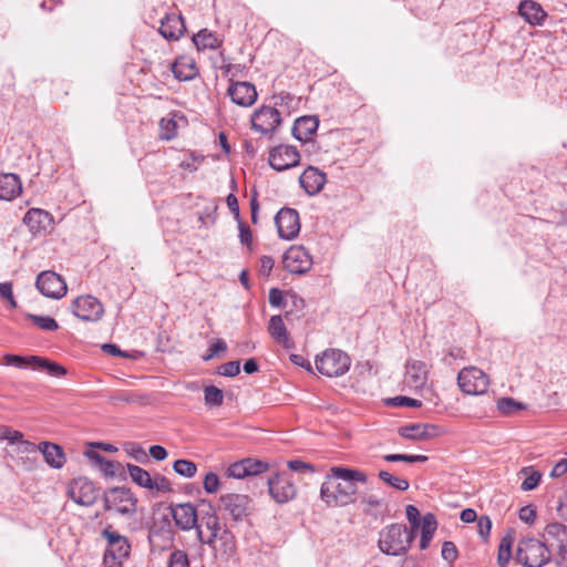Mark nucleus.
Here are the masks:
<instances>
[{"instance_id":"1","label":"nucleus","mask_w":567,"mask_h":567,"mask_svg":"<svg viewBox=\"0 0 567 567\" xmlns=\"http://www.w3.org/2000/svg\"><path fill=\"white\" fill-rule=\"evenodd\" d=\"M367 483L364 472L342 466L330 468V475L321 484L320 497L328 506H347L355 502L357 483Z\"/></svg>"},{"instance_id":"2","label":"nucleus","mask_w":567,"mask_h":567,"mask_svg":"<svg viewBox=\"0 0 567 567\" xmlns=\"http://www.w3.org/2000/svg\"><path fill=\"white\" fill-rule=\"evenodd\" d=\"M415 538V533L405 525L392 524L380 532L379 548L391 556L405 554Z\"/></svg>"},{"instance_id":"3","label":"nucleus","mask_w":567,"mask_h":567,"mask_svg":"<svg viewBox=\"0 0 567 567\" xmlns=\"http://www.w3.org/2000/svg\"><path fill=\"white\" fill-rule=\"evenodd\" d=\"M515 558L525 567H542L550 561L551 551L545 539L525 537L517 544Z\"/></svg>"},{"instance_id":"4","label":"nucleus","mask_w":567,"mask_h":567,"mask_svg":"<svg viewBox=\"0 0 567 567\" xmlns=\"http://www.w3.org/2000/svg\"><path fill=\"white\" fill-rule=\"evenodd\" d=\"M106 540V548L103 555V563L106 567H123L124 560L130 557L131 544L128 539L113 530L111 526L101 532Z\"/></svg>"},{"instance_id":"5","label":"nucleus","mask_w":567,"mask_h":567,"mask_svg":"<svg viewBox=\"0 0 567 567\" xmlns=\"http://www.w3.org/2000/svg\"><path fill=\"white\" fill-rule=\"evenodd\" d=\"M350 367V357L339 349L326 350L321 357H317L316 359L317 370L329 378H337L346 374Z\"/></svg>"},{"instance_id":"6","label":"nucleus","mask_w":567,"mask_h":567,"mask_svg":"<svg viewBox=\"0 0 567 567\" xmlns=\"http://www.w3.org/2000/svg\"><path fill=\"white\" fill-rule=\"evenodd\" d=\"M270 496L279 504H286L297 495L292 475L288 472L274 473L267 478Z\"/></svg>"},{"instance_id":"7","label":"nucleus","mask_w":567,"mask_h":567,"mask_svg":"<svg viewBox=\"0 0 567 567\" xmlns=\"http://www.w3.org/2000/svg\"><path fill=\"white\" fill-rule=\"evenodd\" d=\"M457 383L465 394L480 395L487 391L488 378L481 369L470 367L460 371Z\"/></svg>"},{"instance_id":"8","label":"nucleus","mask_w":567,"mask_h":567,"mask_svg":"<svg viewBox=\"0 0 567 567\" xmlns=\"http://www.w3.org/2000/svg\"><path fill=\"white\" fill-rule=\"evenodd\" d=\"M35 286L48 298L61 299L65 296L68 287L63 278L54 271H42L38 275Z\"/></svg>"},{"instance_id":"9","label":"nucleus","mask_w":567,"mask_h":567,"mask_svg":"<svg viewBox=\"0 0 567 567\" xmlns=\"http://www.w3.org/2000/svg\"><path fill=\"white\" fill-rule=\"evenodd\" d=\"M281 124L279 111L272 106L262 105L251 115V127L261 134H269Z\"/></svg>"},{"instance_id":"10","label":"nucleus","mask_w":567,"mask_h":567,"mask_svg":"<svg viewBox=\"0 0 567 567\" xmlns=\"http://www.w3.org/2000/svg\"><path fill=\"white\" fill-rule=\"evenodd\" d=\"M71 310L83 321H97L102 318L104 309L102 303L93 296H81L73 300Z\"/></svg>"},{"instance_id":"11","label":"nucleus","mask_w":567,"mask_h":567,"mask_svg":"<svg viewBox=\"0 0 567 567\" xmlns=\"http://www.w3.org/2000/svg\"><path fill=\"white\" fill-rule=\"evenodd\" d=\"M300 163V154L295 146L278 145L269 152V165L278 172L292 168Z\"/></svg>"},{"instance_id":"12","label":"nucleus","mask_w":567,"mask_h":567,"mask_svg":"<svg viewBox=\"0 0 567 567\" xmlns=\"http://www.w3.org/2000/svg\"><path fill=\"white\" fill-rule=\"evenodd\" d=\"M275 224L279 237L285 240L296 238L300 231L299 214L293 208H281L275 217Z\"/></svg>"},{"instance_id":"13","label":"nucleus","mask_w":567,"mask_h":567,"mask_svg":"<svg viewBox=\"0 0 567 567\" xmlns=\"http://www.w3.org/2000/svg\"><path fill=\"white\" fill-rule=\"evenodd\" d=\"M285 268L290 274H306L312 266V258L302 246L290 247L284 255Z\"/></svg>"},{"instance_id":"14","label":"nucleus","mask_w":567,"mask_h":567,"mask_svg":"<svg viewBox=\"0 0 567 567\" xmlns=\"http://www.w3.org/2000/svg\"><path fill=\"white\" fill-rule=\"evenodd\" d=\"M220 508L227 512L236 522L243 520L249 515L251 499L243 494H226L219 499Z\"/></svg>"},{"instance_id":"15","label":"nucleus","mask_w":567,"mask_h":567,"mask_svg":"<svg viewBox=\"0 0 567 567\" xmlns=\"http://www.w3.org/2000/svg\"><path fill=\"white\" fill-rule=\"evenodd\" d=\"M171 512L173 519L182 530H190L198 523V509L192 503L172 504Z\"/></svg>"},{"instance_id":"16","label":"nucleus","mask_w":567,"mask_h":567,"mask_svg":"<svg viewBox=\"0 0 567 567\" xmlns=\"http://www.w3.org/2000/svg\"><path fill=\"white\" fill-rule=\"evenodd\" d=\"M230 100L243 107L251 106L257 100V91L250 82H231L227 91Z\"/></svg>"},{"instance_id":"17","label":"nucleus","mask_w":567,"mask_h":567,"mask_svg":"<svg viewBox=\"0 0 567 567\" xmlns=\"http://www.w3.org/2000/svg\"><path fill=\"white\" fill-rule=\"evenodd\" d=\"M427 381V368L422 361L412 360L405 364L404 384L411 390H421Z\"/></svg>"},{"instance_id":"18","label":"nucleus","mask_w":567,"mask_h":567,"mask_svg":"<svg viewBox=\"0 0 567 567\" xmlns=\"http://www.w3.org/2000/svg\"><path fill=\"white\" fill-rule=\"evenodd\" d=\"M73 502L83 506H91L97 499V492L92 482L79 480L69 489Z\"/></svg>"},{"instance_id":"19","label":"nucleus","mask_w":567,"mask_h":567,"mask_svg":"<svg viewBox=\"0 0 567 567\" xmlns=\"http://www.w3.org/2000/svg\"><path fill=\"white\" fill-rule=\"evenodd\" d=\"M112 496L116 513L132 515L136 512L137 499L130 488L112 487Z\"/></svg>"},{"instance_id":"20","label":"nucleus","mask_w":567,"mask_h":567,"mask_svg":"<svg viewBox=\"0 0 567 567\" xmlns=\"http://www.w3.org/2000/svg\"><path fill=\"white\" fill-rule=\"evenodd\" d=\"M327 182L326 174L313 166H309L299 177L300 186L308 195L318 194Z\"/></svg>"},{"instance_id":"21","label":"nucleus","mask_w":567,"mask_h":567,"mask_svg":"<svg viewBox=\"0 0 567 567\" xmlns=\"http://www.w3.org/2000/svg\"><path fill=\"white\" fill-rule=\"evenodd\" d=\"M52 221L51 214L41 208H30L23 217V223L33 235L45 231Z\"/></svg>"},{"instance_id":"22","label":"nucleus","mask_w":567,"mask_h":567,"mask_svg":"<svg viewBox=\"0 0 567 567\" xmlns=\"http://www.w3.org/2000/svg\"><path fill=\"white\" fill-rule=\"evenodd\" d=\"M518 14L530 25H543L547 19V12L534 0L520 1Z\"/></svg>"},{"instance_id":"23","label":"nucleus","mask_w":567,"mask_h":567,"mask_svg":"<svg viewBox=\"0 0 567 567\" xmlns=\"http://www.w3.org/2000/svg\"><path fill=\"white\" fill-rule=\"evenodd\" d=\"M439 427L434 424L414 423L399 429V434L408 440L424 441L437 435Z\"/></svg>"},{"instance_id":"24","label":"nucleus","mask_w":567,"mask_h":567,"mask_svg":"<svg viewBox=\"0 0 567 567\" xmlns=\"http://www.w3.org/2000/svg\"><path fill=\"white\" fill-rule=\"evenodd\" d=\"M319 127V118L315 115H305L297 118L293 123L292 136L300 142H308L316 134Z\"/></svg>"},{"instance_id":"25","label":"nucleus","mask_w":567,"mask_h":567,"mask_svg":"<svg viewBox=\"0 0 567 567\" xmlns=\"http://www.w3.org/2000/svg\"><path fill=\"white\" fill-rule=\"evenodd\" d=\"M186 27L182 16L167 14L162 19L159 33L168 41L178 40L185 32Z\"/></svg>"},{"instance_id":"26","label":"nucleus","mask_w":567,"mask_h":567,"mask_svg":"<svg viewBox=\"0 0 567 567\" xmlns=\"http://www.w3.org/2000/svg\"><path fill=\"white\" fill-rule=\"evenodd\" d=\"M22 193V182L17 174H0V200L11 202Z\"/></svg>"},{"instance_id":"27","label":"nucleus","mask_w":567,"mask_h":567,"mask_svg":"<svg viewBox=\"0 0 567 567\" xmlns=\"http://www.w3.org/2000/svg\"><path fill=\"white\" fill-rule=\"evenodd\" d=\"M268 332L271 338L285 349H293L295 342L290 338L289 332L284 323L281 316H272L269 320Z\"/></svg>"},{"instance_id":"28","label":"nucleus","mask_w":567,"mask_h":567,"mask_svg":"<svg viewBox=\"0 0 567 567\" xmlns=\"http://www.w3.org/2000/svg\"><path fill=\"white\" fill-rule=\"evenodd\" d=\"M39 452L42 453L44 461L53 468H61L65 463V453L63 449L51 442L39 443Z\"/></svg>"},{"instance_id":"29","label":"nucleus","mask_w":567,"mask_h":567,"mask_svg":"<svg viewBox=\"0 0 567 567\" xmlns=\"http://www.w3.org/2000/svg\"><path fill=\"white\" fill-rule=\"evenodd\" d=\"M172 72L179 81L193 80L198 74L195 61L188 56H178L172 64Z\"/></svg>"},{"instance_id":"30","label":"nucleus","mask_w":567,"mask_h":567,"mask_svg":"<svg viewBox=\"0 0 567 567\" xmlns=\"http://www.w3.org/2000/svg\"><path fill=\"white\" fill-rule=\"evenodd\" d=\"M84 455L100 468V471L109 477H114L118 474V471L122 470V465L120 463L112 462L106 460L100 453L89 450L84 453Z\"/></svg>"},{"instance_id":"31","label":"nucleus","mask_w":567,"mask_h":567,"mask_svg":"<svg viewBox=\"0 0 567 567\" xmlns=\"http://www.w3.org/2000/svg\"><path fill=\"white\" fill-rule=\"evenodd\" d=\"M198 525L206 529H220L219 518L214 506L208 502H202L198 508Z\"/></svg>"},{"instance_id":"32","label":"nucleus","mask_w":567,"mask_h":567,"mask_svg":"<svg viewBox=\"0 0 567 567\" xmlns=\"http://www.w3.org/2000/svg\"><path fill=\"white\" fill-rule=\"evenodd\" d=\"M437 527V522L435 516L432 513H426L422 517L421 523V539H420V547L421 549L427 548L435 530Z\"/></svg>"},{"instance_id":"33","label":"nucleus","mask_w":567,"mask_h":567,"mask_svg":"<svg viewBox=\"0 0 567 567\" xmlns=\"http://www.w3.org/2000/svg\"><path fill=\"white\" fill-rule=\"evenodd\" d=\"M193 43L197 50L205 49H217L221 45V41L218 40L217 35L207 29H203L193 35Z\"/></svg>"},{"instance_id":"34","label":"nucleus","mask_w":567,"mask_h":567,"mask_svg":"<svg viewBox=\"0 0 567 567\" xmlns=\"http://www.w3.org/2000/svg\"><path fill=\"white\" fill-rule=\"evenodd\" d=\"M545 542L553 539L557 546L567 542V526L561 523H550L545 527L543 535Z\"/></svg>"},{"instance_id":"35","label":"nucleus","mask_w":567,"mask_h":567,"mask_svg":"<svg viewBox=\"0 0 567 567\" xmlns=\"http://www.w3.org/2000/svg\"><path fill=\"white\" fill-rule=\"evenodd\" d=\"M32 361L35 363V370H47L53 377H63L66 374V369L61 364L42 357H33Z\"/></svg>"},{"instance_id":"36","label":"nucleus","mask_w":567,"mask_h":567,"mask_svg":"<svg viewBox=\"0 0 567 567\" xmlns=\"http://www.w3.org/2000/svg\"><path fill=\"white\" fill-rule=\"evenodd\" d=\"M127 472L132 478V481L141 486V487H144V488H147L152 486V476L151 474L142 468L141 466L138 465H134V464H127Z\"/></svg>"},{"instance_id":"37","label":"nucleus","mask_w":567,"mask_h":567,"mask_svg":"<svg viewBox=\"0 0 567 567\" xmlns=\"http://www.w3.org/2000/svg\"><path fill=\"white\" fill-rule=\"evenodd\" d=\"M514 537L513 533L507 532L501 539L498 546L497 561L499 566L504 567L512 557V546H513Z\"/></svg>"},{"instance_id":"38","label":"nucleus","mask_w":567,"mask_h":567,"mask_svg":"<svg viewBox=\"0 0 567 567\" xmlns=\"http://www.w3.org/2000/svg\"><path fill=\"white\" fill-rule=\"evenodd\" d=\"M173 470L183 477L192 478L197 473V465L193 461L181 458L174 462Z\"/></svg>"},{"instance_id":"39","label":"nucleus","mask_w":567,"mask_h":567,"mask_svg":"<svg viewBox=\"0 0 567 567\" xmlns=\"http://www.w3.org/2000/svg\"><path fill=\"white\" fill-rule=\"evenodd\" d=\"M34 355L22 357L18 354H7L3 360L7 365H11L18 369H31L35 370V363L32 361Z\"/></svg>"},{"instance_id":"40","label":"nucleus","mask_w":567,"mask_h":567,"mask_svg":"<svg viewBox=\"0 0 567 567\" xmlns=\"http://www.w3.org/2000/svg\"><path fill=\"white\" fill-rule=\"evenodd\" d=\"M204 400L207 406H220L224 402V392L215 385L204 388Z\"/></svg>"},{"instance_id":"41","label":"nucleus","mask_w":567,"mask_h":567,"mask_svg":"<svg viewBox=\"0 0 567 567\" xmlns=\"http://www.w3.org/2000/svg\"><path fill=\"white\" fill-rule=\"evenodd\" d=\"M522 474L527 475L526 478L523 481L520 488L525 492L535 489L540 480H542V473L538 471H533L532 467H524L520 471Z\"/></svg>"},{"instance_id":"42","label":"nucleus","mask_w":567,"mask_h":567,"mask_svg":"<svg viewBox=\"0 0 567 567\" xmlns=\"http://www.w3.org/2000/svg\"><path fill=\"white\" fill-rule=\"evenodd\" d=\"M38 328L44 331H55L59 329L56 320L50 316H39L29 313L27 316Z\"/></svg>"},{"instance_id":"43","label":"nucleus","mask_w":567,"mask_h":567,"mask_svg":"<svg viewBox=\"0 0 567 567\" xmlns=\"http://www.w3.org/2000/svg\"><path fill=\"white\" fill-rule=\"evenodd\" d=\"M379 478L398 491H406L410 486L408 480L396 477L388 471H380L378 474Z\"/></svg>"},{"instance_id":"44","label":"nucleus","mask_w":567,"mask_h":567,"mask_svg":"<svg viewBox=\"0 0 567 567\" xmlns=\"http://www.w3.org/2000/svg\"><path fill=\"white\" fill-rule=\"evenodd\" d=\"M497 409L502 414L511 415L517 411L523 410L524 405L513 398H502L497 401Z\"/></svg>"},{"instance_id":"45","label":"nucleus","mask_w":567,"mask_h":567,"mask_svg":"<svg viewBox=\"0 0 567 567\" xmlns=\"http://www.w3.org/2000/svg\"><path fill=\"white\" fill-rule=\"evenodd\" d=\"M383 460L386 462L424 463L427 461V456L409 454H386L383 456Z\"/></svg>"},{"instance_id":"46","label":"nucleus","mask_w":567,"mask_h":567,"mask_svg":"<svg viewBox=\"0 0 567 567\" xmlns=\"http://www.w3.org/2000/svg\"><path fill=\"white\" fill-rule=\"evenodd\" d=\"M167 567H189L187 553L181 549L172 551L167 560Z\"/></svg>"},{"instance_id":"47","label":"nucleus","mask_w":567,"mask_h":567,"mask_svg":"<svg viewBox=\"0 0 567 567\" xmlns=\"http://www.w3.org/2000/svg\"><path fill=\"white\" fill-rule=\"evenodd\" d=\"M245 461L247 463V476H256L268 470V464L262 461L252 458H246Z\"/></svg>"},{"instance_id":"48","label":"nucleus","mask_w":567,"mask_h":567,"mask_svg":"<svg viewBox=\"0 0 567 567\" xmlns=\"http://www.w3.org/2000/svg\"><path fill=\"white\" fill-rule=\"evenodd\" d=\"M219 477L216 473L209 472L205 475L203 487L207 494H215L219 489Z\"/></svg>"},{"instance_id":"49","label":"nucleus","mask_w":567,"mask_h":567,"mask_svg":"<svg viewBox=\"0 0 567 567\" xmlns=\"http://www.w3.org/2000/svg\"><path fill=\"white\" fill-rule=\"evenodd\" d=\"M159 125H161V130H162L161 137L163 140L169 141L176 136L177 125L173 118H169V120L162 118Z\"/></svg>"},{"instance_id":"50","label":"nucleus","mask_w":567,"mask_h":567,"mask_svg":"<svg viewBox=\"0 0 567 567\" xmlns=\"http://www.w3.org/2000/svg\"><path fill=\"white\" fill-rule=\"evenodd\" d=\"M219 540L223 544V550L226 555L230 556L235 553L236 545H235L234 536L229 530L224 529L219 535Z\"/></svg>"},{"instance_id":"51","label":"nucleus","mask_w":567,"mask_h":567,"mask_svg":"<svg viewBox=\"0 0 567 567\" xmlns=\"http://www.w3.org/2000/svg\"><path fill=\"white\" fill-rule=\"evenodd\" d=\"M148 489L167 493L172 491V484L165 476L157 475L154 478L152 477V486Z\"/></svg>"},{"instance_id":"52","label":"nucleus","mask_w":567,"mask_h":567,"mask_svg":"<svg viewBox=\"0 0 567 567\" xmlns=\"http://www.w3.org/2000/svg\"><path fill=\"white\" fill-rule=\"evenodd\" d=\"M240 372L239 361H228L218 368V374L223 377H236Z\"/></svg>"},{"instance_id":"53","label":"nucleus","mask_w":567,"mask_h":567,"mask_svg":"<svg viewBox=\"0 0 567 567\" xmlns=\"http://www.w3.org/2000/svg\"><path fill=\"white\" fill-rule=\"evenodd\" d=\"M126 452L130 456H132L137 462L147 461V454H146L145 450L137 443L127 444Z\"/></svg>"},{"instance_id":"54","label":"nucleus","mask_w":567,"mask_h":567,"mask_svg":"<svg viewBox=\"0 0 567 567\" xmlns=\"http://www.w3.org/2000/svg\"><path fill=\"white\" fill-rule=\"evenodd\" d=\"M246 465H247V463L245 460L231 464L227 470L228 476L235 477V478L246 477L247 476Z\"/></svg>"},{"instance_id":"55","label":"nucleus","mask_w":567,"mask_h":567,"mask_svg":"<svg viewBox=\"0 0 567 567\" xmlns=\"http://www.w3.org/2000/svg\"><path fill=\"white\" fill-rule=\"evenodd\" d=\"M442 557L449 563H453L457 558V548L453 542L446 540L443 543Z\"/></svg>"},{"instance_id":"56","label":"nucleus","mask_w":567,"mask_h":567,"mask_svg":"<svg viewBox=\"0 0 567 567\" xmlns=\"http://www.w3.org/2000/svg\"><path fill=\"white\" fill-rule=\"evenodd\" d=\"M405 514H406L408 520L410 522V524L412 526V528L410 530L414 532V529H417L420 526L421 514L414 505H408L405 507Z\"/></svg>"},{"instance_id":"57","label":"nucleus","mask_w":567,"mask_h":567,"mask_svg":"<svg viewBox=\"0 0 567 567\" xmlns=\"http://www.w3.org/2000/svg\"><path fill=\"white\" fill-rule=\"evenodd\" d=\"M227 350V344L223 339H218L216 342H214L209 349L208 352L203 357L204 361L212 360L215 355H217L219 352H225Z\"/></svg>"},{"instance_id":"58","label":"nucleus","mask_w":567,"mask_h":567,"mask_svg":"<svg viewBox=\"0 0 567 567\" xmlns=\"http://www.w3.org/2000/svg\"><path fill=\"white\" fill-rule=\"evenodd\" d=\"M238 221L239 239L243 245L249 246L252 241L251 229L249 226L240 220Z\"/></svg>"},{"instance_id":"59","label":"nucleus","mask_w":567,"mask_h":567,"mask_svg":"<svg viewBox=\"0 0 567 567\" xmlns=\"http://www.w3.org/2000/svg\"><path fill=\"white\" fill-rule=\"evenodd\" d=\"M478 534L483 539H486L489 536V532L492 528V522L488 516H481L477 519Z\"/></svg>"},{"instance_id":"60","label":"nucleus","mask_w":567,"mask_h":567,"mask_svg":"<svg viewBox=\"0 0 567 567\" xmlns=\"http://www.w3.org/2000/svg\"><path fill=\"white\" fill-rule=\"evenodd\" d=\"M288 467L293 472L309 471L315 472V466L310 463H306L301 460H290L287 463Z\"/></svg>"},{"instance_id":"61","label":"nucleus","mask_w":567,"mask_h":567,"mask_svg":"<svg viewBox=\"0 0 567 567\" xmlns=\"http://www.w3.org/2000/svg\"><path fill=\"white\" fill-rule=\"evenodd\" d=\"M0 297L8 300L13 308L17 307V302L12 293V285L10 282L0 284Z\"/></svg>"},{"instance_id":"62","label":"nucleus","mask_w":567,"mask_h":567,"mask_svg":"<svg viewBox=\"0 0 567 567\" xmlns=\"http://www.w3.org/2000/svg\"><path fill=\"white\" fill-rule=\"evenodd\" d=\"M392 403L394 405H399V406H411V408H420L422 405L421 401H419L416 399L408 398V396H395L392 399Z\"/></svg>"},{"instance_id":"63","label":"nucleus","mask_w":567,"mask_h":567,"mask_svg":"<svg viewBox=\"0 0 567 567\" xmlns=\"http://www.w3.org/2000/svg\"><path fill=\"white\" fill-rule=\"evenodd\" d=\"M518 516L520 520L532 524L536 519V511L530 505L524 506L519 509Z\"/></svg>"},{"instance_id":"64","label":"nucleus","mask_w":567,"mask_h":567,"mask_svg":"<svg viewBox=\"0 0 567 567\" xmlns=\"http://www.w3.org/2000/svg\"><path fill=\"white\" fill-rule=\"evenodd\" d=\"M558 553L556 557L557 567H567V540L557 546Z\"/></svg>"}]
</instances>
